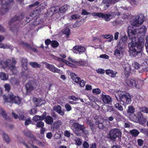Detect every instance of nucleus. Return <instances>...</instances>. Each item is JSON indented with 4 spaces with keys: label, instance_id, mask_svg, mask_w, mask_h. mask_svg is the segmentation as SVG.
Wrapping results in <instances>:
<instances>
[{
    "label": "nucleus",
    "instance_id": "f257e3e1",
    "mask_svg": "<svg viewBox=\"0 0 148 148\" xmlns=\"http://www.w3.org/2000/svg\"><path fill=\"white\" fill-rule=\"evenodd\" d=\"M147 30V28L144 25L140 27L137 31L131 26L128 27L127 33L130 39L128 47L131 56H135L142 51L144 40L142 37L139 38H136V34L139 33L142 36H144Z\"/></svg>",
    "mask_w": 148,
    "mask_h": 148
},
{
    "label": "nucleus",
    "instance_id": "f03ea898",
    "mask_svg": "<svg viewBox=\"0 0 148 148\" xmlns=\"http://www.w3.org/2000/svg\"><path fill=\"white\" fill-rule=\"evenodd\" d=\"M124 93L123 91H118L115 93V95L116 99L119 101L121 104L125 106L131 103V96L129 93L124 94Z\"/></svg>",
    "mask_w": 148,
    "mask_h": 148
},
{
    "label": "nucleus",
    "instance_id": "7ed1b4c3",
    "mask_svg": "<svg viewBox=\"0 0 148 148\" xmlns=\"http://www.w3.org/2000/svg\"><path fill=\"white\" fill-rule=\"evenodd\" d=\"M16 63L15 59L14 58L7 60L5 62L1 61L0 62L1 65L3 68L8 69L12 71L13 74H15L17 71L15 65Z\"/></svg>",
    "mask_w": 148,
    "mask_h": 148
},
{
    "label": "nucleus",
    "instance_id": "20e7f679",
    "mask_svg": "<svg viewBox=\"0 0 148 148\" xmlns=\"http://www.w3.org/2000/svg\"><path fill=\"white\" fill-rule=\"evenodd\" d=\"M70 124L71 125V129L74 130L77 135L79 136L84 132L85 130L83 125L75 123L74 120H70Z\"/></svg>",
    "mask_w": 148,
    "mask_h": 148
},
{
    "label": "nucleus",
    "instance_id": "39448f33",
    "mask_svg": "<svg viewBox=\"0 0 148 148\" xmlns=\"http://www.w3.org/2000/svg\"><path fill=\"white\" fill-rule=\"evenodd\" d=\"M3 97L7 102L19 104L21 102V99L18 96L14 95L12 93L9 94L6 96L5 95H3Z\"/></svg>",
    "mask_w": 148,
    "mask_h": 148
},
{
    "label": "nucleus",
    "instance_id": "423d86ee",
    "mask_svg": "<svg viewBox=\"0 0 148 148\" xmlns=\"http://www.w3.org/2000/svg\"><path fill=\"white\" fill-rule=\"evenodd\" d=\"M144 17L143 14H140L136 16L133 20L130 21L132 25L134 26H138L142 24L144 21Z\"/></svg>",
    "mask_w": 148,
    "mask_h": 148
},
{
    "label": "nucleus",
    "instance_id": "0eeeda50",
    "mask_svg": "<svg viewBox=\"0 0 148 148\" xmlns=\"http://www.w3.org/2000/svg\"><path fill=\"white\" fill-rule=\"evenodd\" d=\"M121 132L118 129L114 128L111 130L109 132L110 136L111 139L114 141L116 138L118 137L120 138L121 137Z\"/></svg>",
    "mask_w": 148,
    "mask_h": 148
},
{
    "label": "nucleus",
    "instance_id": "6e6552de",
    "mask_svg": "<svg viewBox=\"0 0 148 148\" xmlns=\"http://www.w3.org/2000/svg\"><path fill=\"white\" fill-rule=\"evenodd\" d=\"M71 77L73 80L77 83H78L80 87H83L85 85V82L83 80H81L80 78L77 77L75 74L71 73Z\"/></svg>",
    "mask_w": 148,
    "mask_h": 148
},
{
    "label": "nucleus",
    "instance_id": "1a4fd4ad",
    "mask_svg": "<svg viewBox=\"0 0 148 148\" xmlns=\"http://www.w3.org/2000/svg\"><path fill=\"white\" fill-rule=\"evenodd\" d=\"M137 81L134 78L127 79L125 82L126 85L128 87H134L137 88H139V86L137 84Z\"/></svg>",
    "mask_w": 148,
    "mask_h": 148
},
{
    "label": "nucleus",
    "instance_id": "9d476101",
    "mask_svg": "<svg viewBox=\"0 0 148 148\" xmlns=\"http://www.w3.org/2000/svg\"><path fill=\"white\" fill-rule=\"evenodd\" d=\"M43 64L45 65L46 67L52 72L58 73L59 74H62V71L58 69L54 65L50 64L46 62H44Z\"/></svg>",
    "mask_w": 148,
    "mask_h": 148
},
{
    "label": "nucleus",
    "instance_id": "9b49d317",
    "mask_svg": "<svg viewBox=\"0 0 148 148\" xmlns=\"http://www.w3.org/2000/svg\"><path fill=\"white\" fill-rule=\"evenodd\" d=\"M8 3L5 0H0V11L1 14H4L8 12V9L7 7Z\"/></svg>",
    "mask_w": 148,
    "mask_h": 148
},
{
    "label": "nucleus",
    "instance_id": "f8f14e48",
    "mask_svg": "<svg viewBox=\"0 0 148 148\" xmlns=\"http://www.w3.org/2000/svg\"><path fill=\"white\" fill-rule=\"evenodd\" d=\"M72 50L74 53L81 54L84 52L86 50V49L84 47L82 46L77 45L73 47Z\"/></svg>",
    "mask_w": 148,
    "mask_h": 148
},
{
    "label": "nucleus",
    "instance_id": "ddd939ff",
    "mask_svg": "<svg viewBox=\"0 0 148 148\" xmlns=\"http://www.w3.org/2000/svg\"><path fill=\"white\" fill-rule=\"evenodd\" d=\"M101 96V99L104 103L108 104L112 101L111 98L109 95H106L104 92H103Z\"/></svg>",
    "mask_w": 148,
    "mask_h": 148
},
{
    "label": "nucleus",
    "instance_id": "4468645a",
    "mask_svg": "<svg viewBox=\"0 0 148 148\" xmlns=\"http://www.w3.org/2000/svg\"><path fill=\"white\" fill-rule=\"evenodd\" d=\"M123 47L117 46V48L114 51V55L118 59H120L123 56Z\"/></svg>",
    "mask_w": 148,
    "mask_h": 148
},
{
    "label": "nucleus",
    "instance_id": "2eb2a0df",
    "mask_svg": "<svg viewBox=\"0 0 148 148\" xmlns=\"http://www.w3.org/2000/svg\"><path fill=\"white\" fill-rule=\"evenodd\" d=\"M138 117V123L141 124H143L146 122V119L143 116L142 113L140 112L137 113Z\"/></svg>",
    "mask_w": 148,
    "mask_h": 148
},
{
    "label": "nucleus",
    "instance_id": "dca6fc26",
    "mask_svg": "<svg viewBox=\"0 0 148 148\" xmlns=\"http://www.w3.org/2000/svg\"><path fill=\"white\" fill-rule=\"evenodd\" d=\"M127 38L126 36L124 35L122 36L119 40V44L117 45L118 47H123L126 44L127 41Z\"/></svg>",
    "mask_w": 148,
    "mask_h": 148
},
{
    "label": "nucleus",
    "instance_id": "f3484780",
    "mask_svg": "<svg viewBox=\"0 0 148 148\" xmlns=\"http://www.w3.org/2000/svg\"><path fill=\"white\" fill-rule=\"evenodd\" d=\"M123 67L124 69L125 74L127 76H128L131 72L130 65L128 63H126L124 66H123Z\"/></svg>",
    "mask_w": 148,
    "mask_h": 148
},
{
    "label": "nucleus",
    "instance_id": "a211bd4d",
    "mask_svg": "<svg viewBox=\"0 0 148 148\" xmlns=\"http://www.w3.org/2000/svg\"><path fill=\"white\" fill-rule=\"evenodd\" d=\"M33 100L37 106H41L42 104L45 103V100H42L40 98H34Z\"/></svg>",
    "mask_w": 148,
    "mask_h": 148
},
{
    "label": "nucleus",
    "instance_id": "6ab92c4d",
    "mask_svg": "<svg viewBox=\"0 0 148 148\" xmlns=\"http://www.w3.org/2000/svg\"><path fill=\"white\" fill-rule=\"evenodd\" d=\"M118 1V0H103L102 1L103 3L106 4L108 7H109L110 5L114 4Z\"/></svg>",
    "mask_w": 148,
    "mask_h": 148
},
{
    "label": "nucleus",
    "instance_id": "aec40b11",
    "mask_svg": "<svg viewBox=\"0 0 148 148\" xmlns=\"http://www.w3.org/2000/svg\"><path fill=\"white\" fill-rule=\"evenodd\" d=\"M53 110L61 116H63L64 114V112L61 110V107L60 106L58 105L54 107L53 108Z\"/></svg>",
    "mask_w": 148,
    "mask_h": 148
},
{
    "label": "nucleus",
    "instance_id": "412c9836",
    "mask_svg": "<svg viewBox=\"0 0 148 148\" xmlns=\"http://www.w3.org/2000/svg\"><path fill=\"white\" fill-rule=\"evenodd\" d=\"M106 74L109 75L112 77H114L117 74V72L114 71L110 69L106 70Z\"/></svg>",
    "mask_w": 148,
    "mask_h": 148
},
{
    "label": "nucleus",
    "instance_id": "4be33fe9",
    "mask_svg": "<svg viewBox=\"0 0 148 148\" xmlns=\"http://www.w3.org/2000/svg\"><path fill=\"white\" fill-rule=\"evenodd\" d=\"M68 60L76 64V66H83L84 65V62L83 61H80L79 62L76 61L75 60H73L72 58L69 57Z\"/></svg>",
    "mask_w": 148,
    "mask_h": 148
},
{
    "label": "nucleus",
    "instance_id": "5701e85b",
    "mask_svg": "<svg viewBox=\"0 0 148 148\" xmlns=\"http://www.w3.org/2000/svg\"><path fill=\"white\" fill-rule=\"evenodd\" d=\"M25 87L27 92H30L34 89V87L32 84L30 82L26 84Z\"/></svg>",
    "mask_w": 148,
    "mask_h": 148
},
{
    "label": "nucleus",
    "instance_id": "b1692460",
    "mask_svg": "<svg viewBox=\"0 0 148 148\" xmlns=\"http://www.w3.org/2000/svg\"><path fill=\"white\" fill-rule=\"evenodd\" d=\"M22 64V66L23 68L27 70V60L26 58H23L21 60Z\"/></svg>",
    "mask_w": 148,
    "mask_h": 148
},
{
    "label": "nucleus",
    "instance_id": "393cba45",
    "mask_svg": "<svg viewBox=\"0 0 148 148\" xmlns=\"http://www.w3.org/2000/svg\"><path fill=\"white\" fill-rule=\"evenodd\" d=\"M12 114L13 116L14 117L15 119H18L20 120H23L24 118V117L23 115L22 114H19V116L14 112L12 113Z\"/></svg>",
    "mask_w": 148,
    "mask_h": 148
},
{
    "label": "nucleus",
    "instance_id": "a878e982",
    "mask_svg": "<svg viewBox=\"0 0 148 148\" xmlns=\"http://www.w3.org/2000/svg\"><path fill=\"white\" fill-rule=\"evenodd\" d=\"M45 121L47 123L51 124L53 122V118L50 116H48L46 118Z\"/></svg>",
    "mask_w": 148,
    "mask_h": 148
},
{
    "label": "nucleus",
    "instance_id": "bb28decb",
    "mask_svg": "<svg viewBox=\"0 0 148 148\" xmlns=\"http://www.w3.org/2000/svg\"><path fill=\"white\" fill-rule=\"evenodd\" d=\"M8 78V75L5 73L1 72L0 73V78L3 80H7Z\"/></svg>",
    "mask_w": 148,
    "mask_h": 148
},
{
    "label": "nucleus",
    "instance_id": "cd10ccee",
    "mask_svg": "<svg viewBox=\"0 0 148 148\" xmlns=\"http://www.w3.org/2000/svg\"><path fill=\"white\" fill-rule=\"evenodd\" d=\"M62 121L60 120H58L54 122L53 123V126L56 128H59L62 125Z\"/></svg>",
    "mask_w": 148,
    "mask_h": 148
},
{
    "label": "nucleus",
    "instance_id": "c85d7f7f",
    "mask_svg": "<svg viewBox=\"0 0 148 148\" xmlns=\"http://www.w3.org/2000/svg\"><path fill=\"white\" fill-rule=\"evenodd\" d=\"M130 120L133 121L136 123H137V122H138V117L137 115L136 116L134 114H132L130 116Z\"/></svg>",
    "mask_w": 148,
    "mask_h": 148
},
{
    "label": "nucleus",
    "instance_id": "c756f323",
    "mask_svg": "<svg viewBox=\"0 0 148 148\" xmlns=\"http://www.w3.org/2000/svg\"><path fill=\"white\" fill-rule=\"evenodd\" d=\"M103 16L101 18H104L106 21H108L111 18V15L109 14H104L103 13Z\"/></svg>",
    "mask_w": 148,
    "mask_h": 148
},
{
    "label": "nucleus",
    "instance_id": "7c9ffc66",
    "mask_svg": "<svg viewBox=\"0 0 148 148\" xmlns=\"http://www.w3.org/2000/svg\"><path fill=\"white\" fill-rule=\"evenodd\" d=\"M38 12V10H36L32 12L30 14V16L31 17L30 19H32L36 17L39 15Z\"/></svg>",
    "mask_w": 148,
    "mask_h": 148
},
{
    "label": "nucleus",
    "instance_id": "2f4dec72",
    "mask_svg": "<svg viewBox=\"0 0 148 148\" xmlns=\"http://www.w3.org/2000/svg\"><path fill=\"white\" fill-rule=\"evenodd\" d=\"M63 62L65 63L66 64L69 66H70L72 67L75 68L76 67V64H75V63H74L72 62H71L72 63L70 62L67 60H64Z\"/></svg>",
    "mask_w": 148,
    "mask_h": 148
},
{
    "label": "nucleus",
    "instance_id": "473e14b6",
    "mask_svg": "<svg viewBox=\"0 0 148 148\" xmlns=\"http://www.w3.org/2000/svg\"><path fill=\"white\" fill-rule=\"evenodd\" d=\"M23 145L25 146L27 148H38L36 146H34L32 143H26L25 142L23 143Z\"/></svg>",
    "mask_w": 148,
    "mask_h": 148
},
{
    "label": "nucleus",
    "instance_id": "72a5a7b5",
    "mask_svg": "<svg viewBox=\"0 0 148 148\" xmlns=\"http://www.w3.org/2000/svg\"><path fill=\"white\" fill-rule=\"evenodd\" d=\"M130 132L133 136L134 137L137 136L139 133V132L138 130L136 129H134L130 130Z\"/></svg>",
    "mask_w": 148,
    "mask_h": 148
},
{
    "label": "nucleus",
    "instance_id": "f704fd0d",
    "mask_svg": "<svg viewBox=\"0 0 148 148\" xmlns=\"http://www.w3.org/2000/svg\"><path fill=\"white\" fill-rule=\"evenodd\" d=\"M69 6L67 5H65L59 9V12L60 13H62L65 12L68 9Z\"/></svg>",
    "mask_w": 148,
    "mask_h": 148
},
{
    "label": "nucleus",
    "instance_id": "c9c22d12",
    "mask_svg": "<svg viewBox=\"0 0 148 148\" xmlns=\"http://www.w3.org/2000/svg\"><path fill=\"white\" fill-rule=\"evenodd\" d=\"M92 15L94 17H98L99 18L102 17L103 16V13L101 12H94L91 13Z\"/></svg>",
    "mask_w": 148,
    "mask_h": 148
},
{
    "label": "nucleus",
    "instance_id": "e433bc0d",
    "mask_svg": "<svg viewBox=\"0 0 148 148\" xmlns=\"http://www.w3.org/2000/svg\"><path fill=\"white\" fill-rule=\"evenodd\" d=\"M135 109L134 107L131 105L129 106L127 110V113H133L135 112Z\"/></svg>",
    "mask_w": 148,
    "mask_h": 148
},
{
    "label": "nucleus",
    "instance_id": "4c0bfd02",
    "mask_svg": "<svg viewBox=\"0 0 148 148\" xmlns=\"http://www.w3.org/2000/svg\"><path fill=\"white\" fill-rule=\"evenodd\" d=\"M29 64L33 68H36L37 67H40L41 66V65L40 64H38L36 62H30L29 63Z\"/></svg>",
    "mask_w": 148,
    "mask_h": 148
},
{
    "label": "nucleus",
    "instance_id": "58836bf2",
    "mask_svg": "<svg viewBox=\"0 0 148 148\" xmlns=\"http://www.w3.org/2000/svg\"><path fill=\"white\" fill-rule=\"evenodd\" d=\"M4 140L7 143H9L10 142V139L8 136L5 134H3Z\"/></svg>",
    "mask_w": 148,
    "mask_h": 148
},
{
    "label": "nucleus",
    "instance_id": "ea45409f",
    "mask_svg": "<svg viewBox=\"0 0 148 148\" xmlns=\"http://www.w3.org/2000/svg\"><path fill=\"white\" fill-rule=\"evenodd\" d=\"M139 109L143 112L148 114V108L145 106L140 107Z\"/></svg>",
    "mask_w": 148,
    "mask_h": 148
},
{
    "label": "nucleus",
    "instance_id": "a19ab883",
    "mask_svg": "<svg viewBox=\"0 0 148 148\" xmlns=\"http://www.w3.org/2000/svg\"><path fill=\"white\" fill-rule=\"evenodd\" d=\"M76 144L78 146L81 145L82 144V141L81 139L79 138H76L74 140Z\"/></svg>",
    "mask_w": 148,
    "mask_h": 148
},
{
    "label": "nucleus",
    "instance_id": "79ce46f5",
    "mask_svg": "<svg viewBox=\"0 0 148 148\" xmlns=\"http://www.w3.org/2000/svg\"><path fill=\"white\" fill-rule=\"evenodd\" d=\"M19 81L15 78H12L10 80V82H11L13 84H15L16 85H18Z\"/></svg>",
    "mask_w": 148,
    "mask_h": 148
},
{
    "label": "nucleus",
    "instance_id": "37998d69",
    "mask_svg": "<svg viewBox=\"0 0 148 148\" xmlns=\"http://www.w3.org/2000/svg\"><path fill=\"white\" fill-rule=\"evenodd\" d=\"M0 114L1 115L3 118L6 119H7L6 114L5 112L1 108H0Z\"/></svg>",
    "mask_w": 148,
    "mask_h": 148
},
{
    "label": "nucleus",
    "instance_id": "c03bdc74",
    "mask_svg": "<svg viewBox=\"0 0 148 148\" xmlns=\"http://www.w3.org/2000/svg\"><path fill=\"white\" fill-rule=\"evenodd\" d=\"M51 44L52 47L56 48L58 46L59 43L56 41L53 40L51 41Z\"/></svg>",
    "mask_w": 148,
    "mask_h": 148
},
{
    "label": "nucleus",
    "instance_id": "a18cd8bd",
    "mask_svg": "<svg viewBox=\"0 0 148 148\" xmlns=\"http://www.w3.org/2000/svg\"><path fill=\"white\" fill-rule=\"evenodd\" d=\"M132 5H137L138 2V0H127Z\"/></svg>",
    "mask_w": 148,
    "mask_h": 148
},
{
    "label": "nucleus",
    "instance_id": "49530a36",
    "mask_svg": "<svg viewBox=\"0 0 148 148\" xmlns=\"http://www.w3.org/2000/svg\"><path fill=\"white\" fill-rule=\"evenodd\" d=\"M101 92V90L98 88L94 89L92 90V92L94 94H99Z\"/></svg>",
    "mask_w": 148,
    "mask_h": 148
},
{
    "label": "nucleus",
    "instance_id": "de8ad7c7",
    "mask_svg": "<svg viewBox=\"0 0 148 148\" xmlns=\"http://www.w3.org/2000/svg\"><path fill=\"white\" fill-rule=\"evenodd\" d=\"M115 107L121 111H123V107L119 103H117L115 104Z\"/></svg>",
    "mask_w": 148,
    "mask_h": 148
},
{
    "label": "nucleus",
    "instance_id": "09e8293b",
    "mask_svg": "<svg viewBox=\"0 0 148 148\" xmlns=\"http://www.w3.org/2000/svg\"><path fill=\"white\" fill-rule=\"evenodd\" d=\"M113 25H117L121 24L123 22L121 21H119L118 20H115L114 21L112 22Z\"/></svg>",
    "mask_w": 148,
    "mask_h": 148
},
{
    "label": "nucleus",
    "instance_id": "8fccbe9b",
    "mask_svg": "<svg viewBox=\"0 0 148 148\" xmlns=\"http://www.w3.org/2000/svg\"><path fill=\"white\" fill-rule=\"evenodd\" d=\"M80 17V16L77 14H73L71 16L70 19L75 20Z\"/></svg>",
    "mask_w": 148,
    "mask_h": 148
},
{
    "label": "nucleus",
    "instance_id": "3c124183",
    "mask_svg": "<svg viewBox=\"0 0 148 148\" xmlns=\"http://www.w3.org/2000/svg\"><path fill=\"white\" fill-rule=\"evenodd\" d=\"M133 66L136 69H138L140 68V65L137 62H134L132 63Z\"/></svg>",
    "mask_w": 148,
    "mask_h": 148
},
{
    "label": "nucleus",
    "instance_id": "603ef678",
    "mask_svg": "<svg viewBox=\"0 0 148 148\" xmlns=\"http://www.w3.org/2000/svg\"><path fill=\"white\" fill-rule=\"evenodd\" d=\"M63 33L66 34L67 36H68L69 34L70 33V30L68 28H65L63 31Z\"/></svg>",
    "mask_w": 148,
    "mask_h": 148
},
{
    "label": "nucleus",
    "instance_id": "864d4df0",
    "mask_svg": "<svg viewBox=\"0 0 148 148\" xmlns=\"http://www.w3.org/2000/svg\"><path fill=\"white\" fill-rule=\"evenodd\" d=\"M44 124L43 122L40 121L37 123L36 126L38 127H42L44 126Z\"/></svg>",
    "mask_w": 148,
    "mask_h": 148
},
{
    "label": "nucleus",
    "instance_id": "5fc2aeb1",
    "mask_svg": "<svg viewBox=\"0 0 148 148\" xmlns=\"http://www.w3.org/2000/svg\"><path fill=\"white\" fill-rule=\"evenodd\" d=\"M97 72L99 73L102 74L105 72V71L103 69H99L96 70Z\"/></svg>",
    "mask_w": 148,
    "mask_h": 148
},
{
    "label": "nucleus",
    "instance_id": "6e6d98bb",
    "mask_svg": "<svg viewBox=\"0 0 148 148\" xmlns=\"http://www.w3.org/2000/svg\"><path fill=\"white\" fill-rule=\"evenodd\" d=\"M64 135L65 136L68 138H69L71 136L70 132L67 130H66L64 132Z\"/></svg>",
    "mask_w": 148,
    "mask_h": 148
},
{
    "label": "nucleus",
    "instance_id": "4d7b16f0",
    "mask_svg": "<svg viewBox=\"0 0 148 148\" xmlns=\"http://www.w3.org/2000/svg\"><path fill=\"white\" fill-rule=\"evenodd\" d=\"M4 86L5 90L7 91H9L10 88V86L9 84H5Z\"/></svg>",
    "mask_w": 148,
    "mask_h": 148
},
{
    "label": "nucleus",
    "instance_id": "13d9d810",
    "mask_svg": "<svg viewBox=\"0 0 148 148\" xmlns=\"http://www.w3.org/2000/svg\"><path fill=\"white\" fill-rule=\"evenodd\" d=\"M31 139H32V140H33V142L34 143L35 142H36L39 145H40V144H41V143L40 142L38 141H37L36 139H35V137L34 136H33L32 137H31Z\"/></svg>",
    "mask_w": 148,
    "mask_h": 148
},
{
    "label": "nucleus",
    "instance_id": "bf43d9fd",
    "mask_svg": "<svg viewBox=\"0 0 148 148\" xmlns=\"http://www.w3.org/2000/svg\"><path fill=\"white\" fill-rule=\"evenodd\" d=\"M65 108L68 111H70L71 109V106L68 104H66L65 105Z\"/></svg>",
    "mask_w": 148,
    "mask_h": 148
},
{
    "label": "nucleus",
    "instance_id": "052dcab7",
    "mask_svg": "<svg viewBox=\"0 0 148 148\" xmlns=\"http://www.w3.org/2000/svg\"><path fill=\"white\" fill-rule=\"evenodd\" d=\"M40 116L38 115H36L33 118V120L36 122L40 120Z\"/></svg>",
    "mask_w": 148,
    "mask_h": 148
},
{
    "label": "nucleus",
    "instance_id": "680f3d73",
    "mask_svg": "<svg viewBox=\"0 0 148 148\" xmlns=\"http://www.w3.org/2000/svg\"><path fill=\"white\" fill-rule=\"evenodd\" d=\"M83 15H86L90 14V13L87 12L85 10H83L81 13Z\"/></svg>",
    "mask_w": 148,
    "mask_h": 148
},
{
    "label": "nucleus",
    "instance_id": "e2e57ef3",
    "mask_svg": "<svg viewBox=\"0 0 148 148\" xmlns=\"http://www.w3.org/2000/svg\"><path fill=\"white\" fill-rule=\"evenodd\" d=\"M112 35L110 34H107L106 35H103L102 37L107 39H109V38H112Z\"/></svg>",
    "mask_w": 148,
    "mask_h": 148
},
{
    "label": "nucleus",
    "instance_id": "0e129e2a",
    "mask_svg": "<svg viewBox=\"0 0 148 148\" xmlns=\"http://www.w3.org/2000/svg\"><path fill=\"white\" fill-rule=\"evenodd\" d=\"M137 142L138 145L140 146H141L143 144V141L142 139H138L137 140Z\"/></svg>",
    "mask_w": 148,
    "mask_h": 148
},
{
    "label": "nucleus",
    "instance_id": "69168bd1",
    "mask_svg": "<svg viewBox=\"0 0 148 148\" xmlns=\"http://www.w3.org/2000/svg\"><path fill=\"white\" fill-rule=\"evenodd\" d=\"M100 57L101 58H105L106 59H108L109 58V56L106 54H103L100 55Z\"/></svg>",
    "mask_w": 148,
    "mask_h": 148
},
{
    "label": "nucleus",
    "instance_id": "338daca9",
    "mask_svg": "<svg viewBox=\"0 0 148 148\" xmlns=\"http://www.w3.org/2000/svg\"><path fill=\"white\" fill-rule=\"evenodd\" d=\"M145 46L146 47V51L148 53V36H147L146 38V41L145 43Z\"/></svg>",
    "mask_w": 148,
    "mask_h": 148
},
{
    "label": "nucleus",
    "instance_id": "774afa93",
    "mask_svg": "<svg viewBox=\"0 0 148 148\" xmlns=\"http://www.w3.org/2000/svg\"><path fill=\"white\" fill-rule=\"evenodd\" d=\"M53 135L51 132L48 133L46 135V137L49 139H50L52 137Z\"/></svg>",
    "mask_w": 148,
    "mask_h": 148
}]
</instances>
